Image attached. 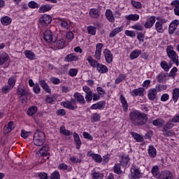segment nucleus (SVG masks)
I'll return each instance as SVG.
<instances>
[{
	"label": "nucleus",
	"mask_w": 179,
	"mask_h": 179,
	"mask_svg": "<svg viewBox=\"0 0 179 179\" xmlns=\"http://www.w3.org/2000/svg\"><path fill=\"white\" fill-rule=\"evenodd\" d=\"M161 67L164 71H165V72H169V71H170V68H171V65H169L167 62L163 60L161 62Z\"/></svg>",
	"instance_id": "58836bf2"
},
{
	"label": "nucleus",
	"mask_w": 179,
	"mask_h": 179,
	"mask_svg": "<svg viewBox=\"0 0 179 179\" xmlns=\"http://www.w3.org/2000/svg\"><path fill=\"white\" fill-rule=\"evenodd\" d=\"M113 171L116 174H121L122 173V171H121V164H115L113 167Z\"/></svg>",
	"instance_id": "a18cd8bd"
},
{
	"label": "nucleus",
	"mask_w": 179,
	"mask_h": 179,
	"mask_svg": "<svg viewBox=\"0 0 179 179\" xmlns=\"http://www.w3.org/2000/svg\"><path fill=\"white\" fill-rule=\"evenodd\" d=\"M93 179L103 178L104 175L100 172H94L92 175Z\"/></svg>",
	"instance_id": "603ef678"
},
{
	"label": "nucleus",
	"mask_w": 179,
	"mask_h": 179,
	"mask_svg": "<svg viewBox=\"0 0 179 179\" xmlns=\"http://www.w3.org/2000/svg\"><path fill=\"white\" fill-rule=\"evenodd\" d=\"M87 33L91 36H96V27L94 26H89L87 28Z\"/></svg>",
	"instance_id": "49530a36"
},
{
	"label": "nucleus",
	"mask_w": 179,
	"mask_h": 179,
	"mask_svg": "<svg viewBox=\"0 0 179 179\" xmlns=\"http://www.w3.org/2000/svg\"><path fill=\"white\" fill-rule=\"evenodd\" d=\"M96 69L99 73H107L108 72V68H107V66L103 65L101 63L97 64Z\"/></svg>",
	"instance_id": "aec40b11"
},
{
	"label": "nucleus",
	"mask_w": 179,
	"mask_h": 179,
	"mask_svg": "<svg viewBox=\"0 0 179 179\" xmlns=\"http://www.w3.org/2000/svg\"><path fill=\"white\" fill-rule=\"evenodd\" d=\"M166 54L170 59L169 65H171V66L175 64L176 66H178L179 62H178V55H177V52L174 51V48L171 45H169L166 48Z\"/></svg>",
	"instance_id": "f03ea898"
},
{
	"label": "nucleus",
	"mask_w": 179,
	"mask_h": 179,
	"mask_svg": "<svg viewBox=\"0 0 179 179\" xmlns=\"http://www.w3.org/2000/svg\"><path fill=\"white\" fill-rule=\"evenodd\" d=\"M148 155L150 157H155L157 155V151L153 145H150L148 150Z\"/></svg>",
	"instance_id": "bb28decb"
},
{
	"label": "nucleus",
	"mask_w": 179,
	"mask_h": 179,
	"mask_svg": "<svg viewBox=\"0 0 179 179\" xmlns=\"http://www.w3.org/2000/svg\"><path fill=\"white\" fill-rule=\"evenodd\" d=\"M87 61L88 64H90V66L92 68H97V65H99V62L96 60H94L92 56H88L87 58Z\"/></svg>",
	"instance_id": "5701e85b"
},
{
	"label": "nucleus",
	"mask_w": 179,
	"mask_h": 179,
	"mask_svg": "<svg viewBox=\"0 0 179 179\" xmlns=\"http://www.w3.org/2000/svg\"><path fill=\"white\" fill-rule=\"evenodd\" d=\"M45 142V134L40 130H36L34 135V143L36 146H43Z\"/></svg>",
	"instance_id": "7ed1b4c3"
},
{
	"label": "nucleus",
	"mask_w": 179,
	"mask_h": 179,
	"mask_svg": "<svg viewBox=\"0 0 179 179\" xmlns=\"http://www.w3.org/2000/svg\"><path fill=\"white\" fill-rule=\"evenodd\" d=\"M38 177H39L40 179H48V174L45 172H41L38 173Z\"/></svg>",
	"instance_id": "e2e57ef3"
},
{
	"label": "nucleus",
	"mask_w": 179,
	"mask_h": 179,
	"mask_svg": "<svg viewBox=\"0 0 179 179\" xmlns=\"http://www.w3.org/2000/svg\"><path fill=\"white\" fill-rule=\"evenodd\" d=\"M85 100L87 103H90L91 100H93V92H90V94H86Z\"/></svg>",
	"instance_id": "0e129e2a"
},
{
	"label": "nucleus",
	"mask_w": 179,
	"mask_h": 179,
	"mask_svg": "<svg viewBox=\"0 0 179 179\" xmlns=\"http://www.w3.org/2000/svg\"><path fill=\"white\" fill-rule=\"evenodd\" d=\"M155 127H163L164 125V120L162 119H156L152 122Z\"/></svg>",
	"instance_id": "37998d69"
},
{
	"label": "nucleus",
	"mask_w": 179,
	"mask_h": 179,
	"mask_svg": "<svg viewBox=\"0 0 179 179\" xmlns=\"http://www.w3.org/2000/svg\"><path fill=\"white\" fill-rule=\"evenodd\" d=\"M151 173L153 176L157 177V176H159V166H154L151 169Z\"/></svg>",
	"instance_id": "6e6d98bb"
},
{
	"label": "nucleus",
	"mask_w": 179,
	"mask_h": 179,
	"mask_svg": "<svg viewBox=\"0 0 179 179\" xmlns=\"http://www.w3.org/2000/svg\"><path fill=\"white\" fill-rule=\"evenodd\" d=\"M131 5L136 8V9H141V8H142V3L139 1L131 0Z\"/></svg>",
	"instance_id": "5fc2aeb1"
},
{
	"label": "nucleus",
	"mask_w": 179,
	"mask_h": 179,
	"mask_svg": "<svg viewBox=\"0 0 179 179\" xmlns=\"http://www.w3.org/2000/svg\"><path fill=\"white\" fill-rule=\"evenodd\" d=\"M75 143L76 145V149H80V145H82V141H80V138L79 137V134L78 133L73 134Z\"/></svg>",
	"instance_id": "c85d7f7f"
},
{
	"label": "nucleus",
	"mask_w": 179,
	"mask_h": 179,
	"mask_svg": "<svg viewBox=\"0 0 179 179\" xmlns=\"http://www.w3.org/2000/svg\"><path fill=\"white\" fill-rule=\"evenodd\" d=\"M173 122H174L173 121V119H171L165 124V127H163L162 132L164 136H171V135H173V133L169 131V129H171V128L174 127V123Z\"/></svg>",
	"instance_id": "423d86ee"
},
{
	"label": "nucleus",
	"mask_w": 179,
	"mask_h": 179,
	"mask_svg": "<svg viewBox=\"0 0 179 179\" xmlns=\"http://www.w3.org/2000/svg\"><path fill=\"white\" fill-rule=\"evenodd\" d=\"M60 176H59V173L58 171H54L52 173V176L50 179H59Z\"/></svg>",
	"instance_id": "774afa93"
},
{
	"label": "nucleus",
	"mask_w": 179,
	"mask_h": 179,
	"mask_svg": "<svg viewBox=\"0 0 179 179\" xmlns=\"http://www.w3.org/2000/svg\"><path fill=\"white\" fill-rule=\"evenodd\" d=\"M105 15L108 22L110 23H114V22H115V18L114 17V15L113 14V11H111V10H106Z\"/></svg>",
	"instance_id": "6ab92c4d"
},
{
	"label": "nucleus",
	"mask_w": 179,
	"mask_h": 179,
	"mask_svg": "<svg viewBox=\"0 0 179 179\" xmlns=\"http://www.w3.org/2000/svg\"><path fill=\"white\" fill-rule=\"evenodd\" d=\"M141 52L142 51H141V50H134L130 54V59H136V58H138V57H139V55L141 54Z\"/></svg>",
	"instance_id": "e433bc0d"
},
{
	"label": "nucleus",
	"mask_w": 179,
	"mask_h": 179,
	"mask_svg": "<svg viewBox=\"0 0 179 179\" xmlns=\"http://www.w3.org/2000/svg\"><path fill=\"white\" fill-rule=\"evenodd\" d=\"M143 92H145V89L143 87H139L138 89H134L131 94L133 97H136L138 96L142 97L143 96Z\"/></svg>",
	"instance_id": "dca6fc26"
},
{
	"label": "nucleus",
	"mask_w": 179,
	"mask_h": 179,
	"mask_svg": "<svg viewBox=\"0 0 179 179\" xmlns=\"http://www.w3.org/2000/svg\"><path fill=\"white\" fill-rule=\"evenodd\" d=\"M79 59H80V58L79 57V56H76L75 53H71L66 55V57H65V61L66 62H73L79 61Z\"/></svg>",
	"instance_id": "4468645a"
},
{
	"label": "nucleus",
	"mask_w": 179,
	"mask_h": 179,
	"mask_svg": "<svg viewBox=\"0 0 179 179\" xmlns=\"http://www.w3.org/2000/svg\"><path fill=\"white\" fill-rule=\"evenodd\" d=\"M28 6H29L31 9H38V8H40V4L35 1H30L28 3Z\"/></svg>",
	"instance_id": "3c124183"
},
{
	"label": "nucleus",
	"mask_w": 179,
	"mask_h": 179,
	"mask_svg": "<svg viewBox=\"0 0 179 179\" xmlns=\"http://www.w3.org/2000/svg\"><path fill=\"white\" fill-rule=\"evenodd\" d=\"M70 162H72V163L76 164V163H81L82 159H79V158L76 157H70Z\"/></svg>",
	"instance_id": "338daca9"
},
{
	"label": "nucleus",
	"mask_w": 179,
	"mask_h": 179,
	"mask_svg": "<svg viewBox=\"0 0 179 179\" xmlns=\"http://www.w3.org/2000/svg\"><path fill=\"white\" fill-rule=\"evenodd\" d=\"M125 19H127V20H132L133 22H136V20H139V15L131 14V15H126Z\"/></svg>",
	"instance_id": "c9c22d12"
},
{
	"label": "nucleus",
	"mask_w": 179,
	"mask_h": 179,
	"mask_svg": "<svg viewBox=\"0 0 179 179\" xmlns=\"http://www.w3.org/2000/svg\"><path fill=\"white\" fill-rule=\"evenodd\" d=\"M172 99H173L174 103H177L178 101V99H179V89L178 88H175L173 90Z\"/></svg>",
	"instance_id": "a878e982"
},
{
	"label": "nucleus",
	"mask_w": 179,
	"mask_h": 179,
	"mask_svg": "<svg viewBox=\"0 0 179 179\" xmlns=\"http://www.w3.org/2000/svg\"><path fill=\"white\" fill-rule=\"evenodd\" d=\"M59 132L62 135H65V136H70V135H72V132H71V131L67 130L66 129H65V126H62L60 127Z\"/></svg>",
	"instance_id": "4c0bfd02"
},
{
	"label": "nucleus",
	"mask_w": 179,
	"mask_h": 179,
	"mask_svg": "<svg viewBox=\"0 0 179 179\" xmlns=\"http://www.w3.org/2000/svg\"><path fill=\"white\" fill-rule=\"evenodd\" d=\"M43 38L47 43H51L52 41V31L46 30L43 34Z\"/></svg>",
	"instance_id": "a211bd4d"
},
{
	"label": "nucleus",
	"mask_w": 179,
	"mask_h": 179,
	"mask_svg": "<svg viewBox=\"0 0 179 179\" xmlns=\"http://www.w3.org/2000/svg\"><path fill=\"white\" fill-rule=\"evenodd\" d=\"M8 86L11 88L13 89V87H15V85L16 83V78L15 77H11L8 79Z\"/></svg>",
	"instance_id": "c03bdc74"
},
{
	"label": "nucleus",
	"mask_w": 179,
	"mask_h": 179,
	"mask_svg": "<svg viewBox=\"0 0 179 179\" xmlns=\"http://www.w3.org/2000/svg\"><path fill=\"white\" fill-rule=\"evenodd\" d=\"M129 117L131 124L136 127L145 125V124L148 122V115L138 110H133L130 112Z\"/></svg>",
	"instance_id": "f257e3e1"
},
{
	"label": "nucleus",
	"mask_w": 179,
	"mask_h": 179,
	"mask_svg": "<svg viewBox=\"0 0 179 179\" xmlns=\"http://www.w3.org/2000/svg\"><path fill=\"white\" fill-rule=\"evenodd\" d=\"M131 135L136 142H143V137L141 134L131 131Z\"/></svg>",
	"instance_id": "2f4dec72"
},
{
	"label": "nucleus",
	"mask_w": 179,
	"mask_h": 179,
	"mask_svg": "<svg viewBox=\"0 0 179 179\" xmlns=\"http://www.w3.org/2000/svg\"><path fill=\"white\" fill-rule=\"evenodd\" d=\"M83 135L85 139H89V141H93V136H92V134H90L86 131H84L83 133Z\"/></svg>",
	"instance_id": "680f3d73"
},
{
	"label": "nucleus",
	"mask_w": 179,
	"mask_h": 179,
	"mask_svg": "<svg viewBox=\"0 0 179 179\" xmlns=\"http://www.w3.org/2000/svg\"><path fill=\"white\" fill-rule=\"evenodd\" d=\"M90 15L91 17H93V18H97L100 16V14H99V10L96 8H92L90 10Z\"/></svg>",
	"instance_id": "ea45409f"
},
{
	"label": "nucleus",
	"mask_w": 179,
	"mask_h": 179,
	"mask_svg": "<svg viewBox=\"0 0 179 179\" xmlns=\"http://www.w3.org/2000/svg\"><path fill=\"white\" fill-rule=\"evenodd\" d=\"M69 75L71 77L76 76L78 75V70L76 69H71L69 71Z\"/></svg>",
	"instance_id": "bf43d9fd"
},
{
	"label": "nucleus",
	"mask_w": 179,
	"mask_h": 179,
	"mask_svg": "<svg viewBox=\"0 0 179 179\" xmlns=\"http://www.w3.org/2000/svg\"><path fill=\"white\" fill-rule=\"evenodd\" d=\"M155 22L156 18L155 17V16H151L150 18L147 19L144 27H145V29H150Z\"/></svg>",
	"instance_id": "2eb2a0df"
},
{
	"label": "nucleus",
	"mask_w": 179,
	"mask_h": 179,
	"mask_svg": "<svg viewBox=\"0 0 179 179\" xmlns=\"http://www.w3.org/2000/svg\"><path fill=\"white\" fill-rule=\"evenodd\" d=\"M130 171H131V173L129 176L130 179L142 178V172H141V169L136 165H132Z\"/></svg>",
	"instance_id": "20e7f679"
},
{
	"label": "nucleus",
	"mask_w": 179,
	"mask_h": 179,
	"mask_svg": "<svg viewBox=\"0 0 179 179\" xmlns=\"http://www.w3.org/2000/svg\"><path fill=\"white\" fill-rule=\"evenodd\" d=\"M120 101L122 103V106L124 108V111H128V102L127 101V99H125V97L122 95L120 96Z\"/></svg>",
	"instance_id": "f704fd0d"
},
{
	"label": "nucleus",
	"mask_w": 179,
	"mask_h": 179,
	"mask_svg": "<svg viewBox=\"0 0 179 179\" xmlns=\"http://www.w3.org/2000/svg\"><path fill=\"white\" fill-rule=\"evenodd\" d=\"M124 34H126V36H128V37H136V34L134 31L126 30Z\"/></svg>",
	"instance_id": "13d9d810"
},
{
	"label": "nucleus",
	"mask_w": 179,
	"mask_h": 179,
	"mask_svg": "<svg viewBox=\"0 0 179 179\" xmlns=\"http://www.w3.org/2000/svg\"><path fill=\"white\" fill-rule=\"evenodd\" d=\"M106 107V101H101L91 106L92 110H103Z\"/></svg>",
	"instance_id": "ddd939ff"
},
{
	"label": "nucleus",
	"mask_w": 179,
	"mask_h": 179,
	"mask_svg": "<svg viewBox=\"0 0 179 179\" xmlns=\"http://www.w3.org/2000/svg\"><path fill=\"white\" fill-rule=\"evenodd\" d=\"M66 41L64 38L59 39L56 43V47L59 50H62L66 45Z\"/></svg>",
	"instance_id": "cd10ccee"
},
{
	"label": "nucleus",
	"mask_w": 179,
	"mask_h": 179,
	"mask_svg": "<svg viewBox=\"0 0 179 179\" xmlns=\"http://www.w3.org/2000/svg\"><path fill=\"white\" fill-rule=\"evenodd\" d=\"M129 162V157L127 155H123L120 160V166H123V167H127L128 163Z\"/></svg>",
	"instance_id": "c756f323"
},
{
	"label": "nucleus",
	"mask_w": 179,
	"mask_h": 179,
	"mask_svg": "<svg viewBox=\"0 0 179 179\" xmlns=\"http://www.w3.org/2000/svg\"><path fill=\"white\" fill-rule=\"evenodd\" d=\"M155 89L156 90L157 92H162V90H166L167 85H157Z\"/></svg>",
	"instance_id": "864d4df0"
},
{
	"label": "nucleus",
	"mask_w": 179,
	"mask_h": 179,
	"mask_svg": "<svg viewBox=\"0 0 179 179\" xmlns=\"http://www.w3.org/2000/svg\"><path fill=\"white\" fill-rule=\"evenodd\" d=\"M125 79H127V76L124 74H120V76L115 79V83L118 85V83H121V82H122V80H125Z\"/></svg>",
	"instance_id": "09e8293b"
},
{
	"label": "nucleus",
	"mask_w": 179,
	"mask_h": 179,
	"mask_svg": "<svg viewBox=\"0 0 179 179\" xmlns=\"http://www.w3.org/2000/svg\"><path fill=\"white\" fill-rule=\"evenodd\" d=\"M51 9H52V6L46 4L41 6L38 11L39 13H45V12H49V10H51Z\"/></svg>",
	"instance_id": "393cba45"
},
{
	"label": "nucleus",
	"mask_w": 179,
	"mask_h": 179,
	"mask_svg": "<svg viewBox=\"0 0 179 179\" xmlns=\"http://www.w3.org/2000/svg\"><path fill=\"white\" fill-rule=\"evenodd\" d=\"M51 22H52V18L50 15L47 14H44L39 19V23L41 24V26H44L45 27L48 26Z\"/></svg>",
	"instance_id": "0eeeda50"
},
{
	"label": "nucleus",
	"mask_w": 179,
	"mask_h": 179,
	"mask_svg": "<svg viewBox=\"0 0 179 179\" xmlns=\"http://www.w3.org/2000/svg\"><path fill=\"white\" fill-rule=\"evenodd\" d=\"M61 106L68 108L69 110H76L78 105L76 104V100L71 99V101H66L61 102Z\"/></svg>",
	"instance_id": "39448f33"
},
{
	"label": "nucleus",
	"mask_w": 179,
	"mask_h": 179,
	"mask_svg": "<svg viewBox=\"0 0 179 179\" xmlns=\"http://www.w3.org/2000/svg\"><path fill=\"white\" fill-rule=\"evenodd\" d=\"M103 54L107 64H111L113 62V53H111V51L106 48L103 50Z\"/></svg>",
	"instance_id": "1a4fd4ad"
},
{
	"label": "nucleus",
	"mask_w": 179,
	"mask_h": 179,
	"mask_svg": "<svg viewBox=\"0 0 179 179\" xmlns=\"http://www.w3.org/2000/svg\"><path fill=\"white\" fill-rule=\"evenodd\" d=\"M134 30H138V31H143V27L139 24H136L131 27Z\"/></svg>",
	"instance_id": "052dcab7"
},
{
	"label": "nucleus",
	"mask_w": 179,
	"mask_h": 179,
	"mask_svg": "<svg viewBox=\"0 0 179 179\" xmlns=\"http://www.w3.org/2000/svg\"><path fill=\"white\" fill-rule=\"evenodd\" d=\"M157 96V91L155 89H152L148 91V99L149 100H155Z\"/></svg>",
	"instance_id": "7c9ffc66"
},
{
	"label": "nucleus",
	"mask_w": 179,
	"mask_h": 179,
	"mask_svg": "<svg viewBox=\"0 0 179 179\" xmlns=\"http://www.w3.org/2000/svg\"><path fill=\"white\" fill-rule=\"evenodd\" d=\"M122 29H123L122 27H117V28L114 29L110 33L109 37H110L111 38H113V37H115L116 34H118V33H121V31H122Z\"/></svg>",
	"instance_id": "72a5a7b5"
},
{
	"label": "nucleus",
	"mask_w": 179,
	"mask_h": 179,
	"mask_svg": "<svg viewBox=\"0 0 179 179\" xmlns=\"http://www.w3.org/2000/svg\"><path fill=\"white\" fill-rule=\"evenodd\" d=\"M1 22L3 26H9L12 23V18L8 16L1 17Z\"/></svg>",
	"instance_id": "b1692460"
},
{
	"label": "nucleus",
	"mask_w": 179,
	"mask_h": 179,
	"mask_svg": "<svg viewBox=\"0 0 179 179\" xmlns=\"http://www.w3.org/2000/svg\"><path fill=\"white\" fill-rule=\"evenodd\" d=\"M17 94L21 97H23V96H26V90H24L23 88H18Z\"/></svg>",
	"instance_id": "69168bd1"
},
{
	"label": "nucleus",
	"mask_w": 179,
	"mask_h": 179,
	"mask_svg": "<svg viewBox=\"0 0 179 179\" xmlns=\"http://www.w3.org/2000/svg\"><path fill=\"white\" fill-rule=\"evenodd\" d=\"M179 21L178 20H173L169 25V34H174V31L177 29V27H178Z\"/></svg>",
	"instance_id": "9d476101"
},
{
	"label": "nucleus",
	"mask_w": 179,
	"mask_h": 179,
	"mask_svg": "<svg viewBox=\"0 0 179 179\" xmlns=\"http://www.w3.org/2000/svg\"><path fill=\"white\" fill-rule=\"evenodd\" d=\"M155 30H157L158 33H163V31H164V29H163V25H162V24L158 22L155 23Z\"/></svg>",
	"instance_id": "de8ad7c7"
},
{
	"label": "nucleus",
	"mask_w": 179,
	"mask_h": 179,
	"mask_svg": "<svg viewBox=\"0 0 179 179\" xmlns=\"http://www.w3.org/2000/svg\"><path fill=\"white\" fill-rule=\"evenodd\" d=\"M39 85L41 86L42 89L46 92V93H51V90L50 89V87L48 86V84L45 83V80H41L39 81Z\"/></svg>",
	"instance_id": "412c9836"
},
{
	"label": "nucleus",
	"mask_w": 179,
	"mask_h": 179,
	"mask_svg": "<svg viewBox=\"0 0 179 179\" xmlns=\"http://www.w3.org/2000/svg\"><path fill=\"white\" fill-rule=\"evenodd\" d=\"M50 146L44 145L40 150L39 155L42 157H46L47 159H50Z\"/></svg>",
	"instance_id": "6e6552de"
},
{
	"label": "nucleus",
	"mask_w": 179,
	"mask_h": 179,
	"mask_svg": "<svg viewBox=\"0 0 179 179\" xmlns=\"http://www.w3.org/2000/svg\"><path fill=\"white\" fill-rule=\"evenodd\" d=\"M34 93H36V94H38V93H40V92H41V88H40V85H38V83H36L34 85Z\"/></svg>",
	"instance_id": "4d7b16f0"
},
{
	"label": "nucleus",
	"mask_w": 179,
	"mask_h": 179,
	"mask_svg": "<svg viewBox=\"0 0 179 179\" xmlns=\"http://www.w3.org/2000/svg\"><path fill=\"white\" fill-rule=\"evenodd\" d=\"M24 54L28 59H30V61H33L36 59V54L34 52H31V50H25L24 52Z\"/></svg>",
	"instance_id": "4be33fe9"
},
{
	"label": "nucleus",
	"mask_w": 179,
	"mask_h": 179,
	"mask_svg": "<svg viewBox=\"0 0 179 179\" xmlns=\"http://www.w3.org/2000/svg\"><path fill=\"white\" fill-rule=\"evenodd\" d=\"M9 59V55L6 53L0 54V65H3Z\"/></svg>",
	"instance_id": "473e14b6"
},
{
	"label": "nucleus",
	"mask_w": 179,
	"mask_h": 179,
	"mask_svg": "<svg viewBox=\"0 0 179 179\" xmlns=\"http://www.w3.org/2000/svg\"><path fill=\"white\" fill-rule=\"evenodd\" d=\"M160 179H174L173 173L170 171H164L159 174Z\"/></svg>",
	"instance_id": "f8f14e48"
},
{
	"label": "nucleus",
	"mask_w": 179,
	"mask_h": 179,
	"mask_svg": "<svg viewBox=\"0 0 179 179\" xmlns=\"http://www.w3.org/2000/svg\"><path fill=\"white\" fill-rule=\"evenodd\" d=\"M73 97H74L76 101L79 103V104H82L83 106L86 104V100H85V97L83 96V95L80 94V93L76 92L73 95Z\"/></svg>",
	"instance_id": "9b49d317"
},
{
	"label": "nucleus",
	"mask_w": 179,
	"mask_h": 179,
	"mask_svg": "<svg viewBox=\"0 0 179 179\" xmlns=\"http://www.w3.org/2000/svg\"><path fill=\"white\" fill-rule=\"evenodd\" d=\"M90 156L92 157V159L96 162V163H101V161L103 159L101 158V156H100L99 154H90Z\"/></svg>",
	"instance_id": "a19ab883"
},
{
	"label": "nucleus",
	"mask_w": 179,
	"mask_h": 179,
	"mask_svg": "<svg viewBox=\"0 0 179 179\" xmlns=\"http://www.w3.org/2000/svg\"><path fill=\"white\" fill-rule=\"evenodd\" d=\"M100 115H99L98 113H94L91 117V121L92 122H97L100 121Z\"/></svg>",
	"instance_id": "8fccbe9b"
},
{
	"label": "nucleus",
	"mask_w": 179,
	"mask_h": 179,
	"mask_svg": "<svg viewBox=\"0 0 179 179\" xmlns=\"http://www.w3.org/2000/svg\"><path fill=\"white\" fill-rule=\"evenodd\" d=\"M38 108L37 106H31L27 110V114L30 117H32V115H34L36 113H37Z\"/></svg>",
	"instance_id": "79ce46f5"
},
{
	"label": "nucleus",
	"mask_w": 179,
	"mask_h": 179,
	"mask_svg": "<svg viewBox=\"0 0 179 179\" xmlns=\"http://www.w3.org/2000/svg\"><path fill=\"white\" fill-rule=\"evenodd\" d=\"M15 129V123L13 121H10L8 122V125L3 127V131L5 134H9L12 132V131Z\"/></svg>",
	"instance_id": "f3484780"
}]
</instances>
